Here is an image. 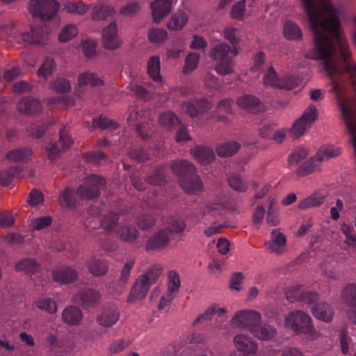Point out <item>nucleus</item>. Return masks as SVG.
Wrapping results in <instances>:
<instances>
[{
  "instance_id": "nucleus-46",
  "label": "nucleus",
  "mask_w": 356,
  "mask_h": 356,
  "mask_svg": "<svg viewBox=\"0 0 356 356\" xmlns=\"http://www.w3.org/2000/svg\"><path fill=\"white\" fill-rule=\"evenodd\" d=\"M284 36L289 40H298L302 38V31L300 27L294 22L288 21L284 26Z\"/></svg>"
},
{
  "instance_id": "nucleus-38",
  "label": "nucleus",
  "mask_w": 356,
  "mask_h": 356,
  "mask_svg": "<svg viewBox=\"0 0 356 356\" xmlns=\"http://www.w3.org/2000/svg\"><path fill=\"white\" fill-rule=\"evenodd\" d=\"M36 307L49 314H56L58 311V305L55 300L49 297H41L35 301Z\"/></svg>"
},
{
  "instance_id": "nucleus-12",
  "label": "nucleus",
  "mask_w": 356,
  "mask_h": 356,
  "mask_svg": "<svg viewBox=\"0 0 356 356\" xmlns=\"http://www.w3.org/2000/svg\"><path fill=\"white\" fill-rule=\"evenodd\" d=\"M212 104L204 99H195L191 101L184 102L180 105L182 113L188 114L192 118L197 117L199 114L204 113L211 109Z\"/></svg>"
},
{
  "instance_id": "nucleus-31",
  "label": "nucleus",
  "mask_w": 356,
  "mask_h": 356,
  "mask_svg": "<svg viewBox=\"0 0 356 356\" xmlns=\"http://www.w3.org/2000/svg\"><path fill=\"white\" fill-rule=\"evenodd\" d=\"M172 172L177 175H193L195 172V167L186 160L175 161L170 165Z\"/></svg>"
},
{
  "instance_id": "nucleus-49",
  "label": "nucleus",
  "mask_w": 356,
  "mask_h": 356,
  "mask_svg": "<svg viewBox=\"0 0 356 356\" xmlns=\"http://www.w3.org/2000/svg\"><path fill=\"white\" fill-rule=\"evenodd\" d=\"M49 88L57 92L65 93L71 90L72 86L70 81L59 77L50 82Z\"/></svg>"
},
{
  "instance_id": "nucleus-20",
  "label": "nucleus",
  "mask_w": 356,
  "mask_h": 356,
  "mask_svg": "<svg viewBox=\"0 0 356 356\" xmlns=\"http://www.w3.org/2000/svg\"><path fill=\"white\" fill-rule=\"evenodd\" d=\"M191 177L184 178L181 181V188L187 193L196 194L204 188V184L201 179L193 173Z\"/></svg>"
},
{
  "instance_id": "nucleus-55",
  "label": "nucleus",
  "mask_w": 356,
  "mask_h": 356,
  "mask_svg": "<svg viewBox=\"0 0 356 356\" xmlns=\"http://www.w3.org/2000/svg\"><path fill=\"white\" fill-rule=\"evenodd\" d=\"M64 9L69 13L84 15L88 10V7L83 2H68Z\"/></svg>"
},
{
  "instance_id": "nucleus-54",
  "label": "nucleus",
  "mask_w": 356,
  "mask_h": 356,
  "mask_svg": "<svg viewBox=\"0 0 356 356\" xmlns=\"http://www.w3.org/2000/svg\"><path fill=\"white\" fill-rule=\"evenodd\" d=\"M140 9V4L137 1H133L120 7L119 13L124 17H131L138 13Z\"/></svg>"
},
{
  "instance_id": "nucleus-63",
  "label": "nucleus",
  "mask_w": 356,
  "mask_h": 356,
  "mask_svg": "<svg viewBox=\"0 0 356 356\" xmlns=\"http://www.w3.org/2000/svg\"><path fill=\"white\" fill-rule=\"evenodd\" d=\"M52 222V218L50 216H43L33 220L31 225L35 230H42L48 227Z\"/></svg>"
},
{
  "instance_id": "nucleus-15",
  "label": "nucleus",
  "mask_w": 356,
  "mask_h": 356,
  "mask_svg": "<svg viewBox=\"0 0 356 356\" xmlns=\"http://www.w3.org/2000/svg\"><path fill=\"white\" fill-rule=\"evenodd\" d=\"M169 243L168 229H163L156 232L146 243L147 250L159 251L167 247Z\"/></svg>"
},
{
  "instance_id": "nucleus-57",
  "label": "nucleus",
  "mask_w": 356,
  "mask_h": 356,
  "mask_svg": "<svg viewBox=\"0 0 356 356\" xmlns=\"http://www.w3.org/2000/svg\"><path fill=\"white\" fill-rule=\"evenodd\" d=\"M118 216L113 213H107L103 218L101 222L102 227L106 231H113L118 223Z\"/></svg>"
},
{
  "instance_id": "nucleus-50",
  "label": "nucleus",
  "mask_w": 356,
  "mask_h": 356,
  "mask_svg": "<svg viewBox=\"0 0 356 356\" xmlns=\"http://www.w3.org/2000/svg\"><path fill=\"white\" fill-rule=\"evenodd\" d=\"M200 58V56L197 53L192 52L188 54L185 59V64L183 67L182 72L185 74L192 72L197 67Z\"/></svg>"
},
{
  "instance_id": "nucleus-52",
  "label": "nucleus",
  "mask_w": 356,
  "mask_h": 356,
  "mask_svg": "<svg viewBox=\"0 0 356 356\" xmlns=\"http://www.w3.org/2000/svg\"><path fill=\"white\" fill-rule=\"evenodd\" d=\"M181 286V281L178 273L171 270L168 274L167 290L177 293Z\"/></svg>"
},
{
  "instance_id": "nucleus-62",
  "label": "nucleus",
  "mask_w": 356,
  "mask_h": 356,
  "mask_svg": "<svg viewBox=\"0 0 356 356\" xmlns=\"http://www.w3.org/2000/svg\"><path fill=\"white\" fill-rule=\"evenodd\" d=\"M59 143L63 151L69 149L73 144V140L66 127H63L60 130Z\"/></svg>"
},
{
  "instance_id": "nucleus-36",
  "label": "nucleus",
  "mask_w": 356,
  "mask_h": 356,
  "mask_svg": "<svg viewBox=\"0 0 356 356\" xmlns=\"http://www.w3.org/2000/svg\"><path fill=\"white\" fill-rule=\"evenodd\" d=\"M240 147L239 143L236 141H227L216 146V151L220 157H229L236 154Z\"/></svg>"
},
{
  "instance_id": "nucleus-1",
  "label": "nucleus",
  "mask_w": 356,
  "mask_h": 356,
  "mask_svg": "<svg viewBox=\"0 0 356 356\" xmlns=\"http://www.w3.org/2000/svg\"><path fill=\"white\" fill-rule=\"evenodd\" d=\"M1 29L8 35L9 42H16L24 46H46L49 41L48 28L42 24L31 25L27 32H19L13 23L2 25Z\"/></svg>"
},
{
  "instance_id": "nucleus-29",
  "label": "nucleus",
  "mask_w": 356,
  "mask_h": 356,
  "mask_svg": "<svg viewBox=\"0 0 356 356\" xmlns=\"http://www.w3.org/2000/svg\"><path fill=\"white\" fill-rule=\"evenodd\" d=\"M188 17V14L186 11L178 10L172 15L167 26L170 30L179 31L186 24Z\"/></svg>"
},
{
  "instance_id": "nucleus-13",
  "label": "nucleus",
  "mask_w": 356,
  "mask_h": 356,
  "mask_svg": "<svg viewBox=\"0 0 356 356\" xmlns=\"http://www.w3.org/2000/svg\"><path fill=\"white\" fill-rule=\"evenodd\" d=\"M286 237L281 232L276 229L271 232L270 238L265 243L266 249L270 253L282 254L286 250Z\"/></svg>"
},
{
  "instance_id": "nucleus-30",
  "label": "nucleus",
  "mask_w": 356,
  "mask_h": 356,
  "mask_svg": "<svg viewBox=\"0 0 356 356\" xmlns=\"http://www.w3.org/2000/svg\"><path fill=\"white\" fill-rule=\"evenodd\" d=\"M78 83L79 86L89 85L95 87L104 86V81L97 74L86 71L79 75Z\"/></svg>"
},
{
  "instance_id": "nucleus-60",
  "label": "nucleus",
  "mask_w": 356,
  "mask_h": 356,
  "mask_svg": "<svg viewBox=\"0 0 356 356\" xmlns=\"http://www.w3.org/2000/svg\"><path fill=\"white\" fill-rule=\"evenodd\" d=\"M245 15V0H240L234 3L231 11V17L235 20L241 21Z\"/></svg>"
},
{
  "instance_id": "nucleus-16",
  "label": "nucleus",
  "mask_w": 356,
  "mask_h": 356,
  "mask_svg": "<svg viewBox=\"0 0 356 356\" xmlns=\"http://www.w3.org/2000/svg\"><path fill=\"white\" fill-rule=\"evenodd\" d=\"M83 318L82 310L77 306L66 307L62 312L63 321L69 325L76 326L81 324Z\"/></svg>"
},
{
  "instance_id": "nucleus-8",
  "label": "nucleus",
  "mask_w": 356,
  "mask_h": 356,
  "mask_svg": "<svg viewBox=\"0 0 356 356\" xmlns=\"http://www.w3.org/2000/svg\"><path fill=\"white\" fill-rule=\"evenodd\" d=\"M317 110L315 106H309L304 111L302 116L294 122L290 131L295 137L301 136L317 119Z\"/></svg>"
},
{
  "instance_id": "nucleus-32",
  "label": "nucleus",
  "mask_w": 356,
  "mask_h": 356,
  "mask_svg": "<svg viewBox=\"0 0 356 356\" xmlns=\"http://www.w3.org/2000/svg\"><path fill=\"white\" fill-rule=\"evenodd\" d=\"M266 223L270 226H276L280 223L278 206L274 197L268 198V211L266 218Z\"/></svg>"
},
{
  "instance_id": "nucleus-14",
  "label": "nucleus",
  "mask_w": 356,
  "mask_h": 356,
  "mask_svg": "<svg viewBox=\"0 0 356 356\" xmlns=\"http://www.w3.org/2000/svg\"><path fill=\"white\" fill-rule=\"evenodd\" d=\"M172 6V0H155L152 2L150 7L154 22L159 23L171 12Z\"/></svg>"
},
{
  "instance_id": "nucleus-44",
  "label": "nucleus",
  "mask_w": 356,
  "mask_h": 356,
  "mask_svg": "<svg viewBox=\"0 0 356 356\" xmlns=\"http://www.w3.org/2000/svg\"><path fill=\"white\" fill-rule=\"evenodd\" d=\"M56 65L54 58L47 57L45 58L38 71V76L44 79H48L55 70Z\"/></svg>"
},
{
  "instance_id": "nucleus-34",
  "label": "nucleus",
  "mask_w": 356,
  "mask_h": 356,
  "mask_svg": "<svg viewBox=\"0 0 356 356\" xmlns=\"http://www.w3.org/2000/svg\"><path fill=\"white\" fill-rule=\"evenodd\" d=\"M312 313L316 318L325 322L330 321L333 316L332 309L324 302L315 305L312 308Z\"/></svg>"
},
{
  "instance_id": "nucleus-33",
  "label": "nucleus",
  "mask_w": 356,
  "mask_h": 356,
  "mask_svg": "<svg viewBox=\"0 0 356 356\" xmlns=\"http://www.w3.org/2000/svg\"><path fill=\"white\" fill-rule=\"evenodd\" d=\"M325 197L319 192L316 191L299 202L300 209L305 210L321 205Z\"/></svg>"
},
{
  "instance_id": "nucleus-26",
  "label": "nucleus",
  "mask_w": 356,
  "mask_h": 356,
  "mask_svg": "<svg viewBox=\"0 0 356 356\" xmlns=\"http://www.w3.org/2000/svg\"><path fill=\"white\" fill-rule=\"evenodd\" d=\"M116 13L115 8L112 5L104 6L102 2H98L94 6L92 11L93 19L102 20L113 16Z\"/></svg>"
},
{
  "instance_id": "nucleus-58",
  "label": "nucleus",
  "mask_w": 356,
  "mask_h": 356,
  "mask_svg": "<svg viewBox=\"0 0 356 356\" xmlns=\"http://www.w3.org/2000/svg\"><path fill=\"white\" fill-rule=\"evenodd\" d=\"M83 54L86 56L91 58L95 56L96 52L97 42L91 38L83 39L81 42Z\"/></svg>"
},
{
  "instance_id": "nucleus-18",
  "label": "nucleus",
  "mask_w": 356,
  "mask_h": 356,
  "mask_svg": "<svg viewBox=\"0 0 356 356\" xmlns=\"http://www.w3.org/2000/svg\"><path fill=\"white\" fill-rule=\"evenodd\" d=\"M89 272L95 277L105 275L108 271V262L99 256L92 257L87 261Z\"/></svg>"
},
{
  "instance_id": "nucleus-17",
  "label": "nucleus",
  "mask_w": 356,
  "mask_h": 356,
  "mask_svg": "<svg viewBox=\"0 0 356 356\" xmlns=\"http://www.w3.org/2000/svg\"><path fill=\"white\" fill-rule=\"evenodd\" d=\"M150 286H151L149 284L139 276L129 294L127 298L128 302H136L144 299L146 297Z\"/></svg>"
},
{
  "instance_id": "nucleus-61",
  "label": "nucleus",
  "mask_w": 356,
  "mask_h": 356,
  "mask_svg": "<svg viewBox=\"0 0 356 356\" xmlns=\"http://www.w3.org/2000/svg\"><path fill=\"white\" fill-rule=\"evenodd\" d=\"M49 104H56L63 108H69L72 107L74 104V99L70 96H65L62 97H56L50 99L48 102Z\"/></svg>"
},
{
  "instance_id": "nucleus-28",
  "label": "nucleus",
  "mask_w": 356,
  "mask_h": 356,
  "mask_svg": "<svg viewBox=\"0 0 356 356\" xmlns=\"http://www.w3.org/2000/svg\"><path fill=\"white\" fill-rule=\"evenodd\" d=\"M58 202L63 208L68 209H74L77 202L74 191L67 187L60 191L58 197Z\"/></svg>"
},
{
  "instance_id": "nucleus-5",
  "label": "nucleus",
  "mask_w": 356,
  "mask_h": 356,
  "mask_svg": "<svg viewBox=\"0 0 356 356\" xmlns=\"http://www.w3.org/2000/svg\"><path fill=\"white\" fill-rule=\"evenodd\" d=\"M261 318V314L256 311H246V330L259 339L269 340L275 336L276 330L266 326H261L259 330Z\"/></svg>"
},
{
  "instance_id": "nucleus-19",
  "label": "nucleus",
  "mask_w": 356,
  "mask_h": 356,
  "mask_svg": "<svg viewBox=\"0 0 356 356\" xmlns=\"http://www.w3.org/2000/svg\"><path fill=\"white\" fill-rule=\"evenodd\" d=\"M286 298L290 302L296 300L307 302H314L317 299V294L305 292L302 286L293 287L286 292Z\"/></svg>"
},
{
  "instance_id": "nucleus-56",
  "label": "nucleus",
  "mask_w": 356,
  "mask_h": 356,
  "mask_svg": "<svg viewBox=\"0 0 356 356\" xmlns=\"http://www.w3.org/2000/svg\"><path fill=\"white\" fill-rule=\"evenodd\" d=\"M135 264V261L132 258H129L124 262L123 267L120 271V282L126 284L131 275V271Z\"/></svg>"
},
{
  "instance_id": "nucleus-51",
  "label": "nucleus",
  "mask_w": 356,
  "mask_h": 356,
  "mask_svg": "<svg viewBox=\"0 0 356 356\" xmlns=\"http://www.w3.org/2000/svg\"><path fill=\"white\" fill-rule=\"evenodd\" d=\"M341 298L348 305H356V284L347 285L341 292Z\"/></svg>"
},
{
  "instance_id": "nucleus-45",
  "label": "nucleus",
  "mask_w": 356,
  "mask_h": 356,
  "mask_svg": "<svg viewBox=\"0 0 356 356\" xmlns=\"http://www.w3.org/2000/svg\"><path fill=\"white\" fill-rule=\"evenodd\" d=\"M87 127L90 131H92L95 128L114 130L118 128V124L106 117L100 116L98 118L93 119L92 126L87 124Z\"/></svg>"
},
{
  "instance_id": "nucleus-22",
  "label": "nucleus",
  "mask_w": 356,
  "mask_h": 356,
  "mask_svg": "<svg viewBox=\"0 0 356 356\" xmlns=\"http://www.w3.org/2000/svg\"><path fill=\"white\" fill-rule=\"evenodd\" d=\"M194 159L202 165L211 163L215 159L213 150L208 147L197 146L191 149Z\"/></svg>"
},
{
  "instance_id": "nucleus-24",
  "label": "nucleus",
  "mask_w": 356,
  "mask_h": 356,
  "mask_svg": "<svg viewBox=\"0 0 356 356\" xmlns=\"http://www.w3.org/2000/svg\"><path fill=\"white\" fill-rule=\"evenodd\" d=\"M149 112L147 111L131 108L127 117V122L129 124L132 126H136L138 132L143 138H145L147 135L143 134L142 126L139 122H140L143 118H147Z\"/></svg>"
},
{
  "instance_id": "nucleus-59",
  "label": "nucleus",
  "mask_w": 356,
  "mask_h": 356,
  "mask_svg": "<svg viewBox=\"0 0 356 356\" xmlns=\"http://www.w3.org/2000/svg\"><path fill=\"white\" fill-rule=\"evenodd\" d=\"M246 113L250 112L257 113L261 111L262 106L260 101L252 95H246Z\"/></svg>"
},
{
  "instance_id": "nucleus-27",
  "label": "nucleus",
  "mask_w": 356,
  "mask_h": 356,
  "mask_svg": "<svg viewBox=\"0 0 356 356\" xmlns=\"http://www.w3.org/2000/svg\"><path fill=\"white\" fill-rule=\"evenodd\" d=\"M147 74L156 83H161L163 78L160 74L161 62L158 56H154L149 58L147 63Z\"/></svg>"
},
{
  "instance_id": "nucleus-35",
  "label": "nucleus",
  "mask_w": 356,
  "mask_h": 356,
  "mask_svg": "<svg viewBox=\"0 0 356 356\" xmlns=\"http://www.w3.org/2000/svg\"><path fill=\"white\" fill-rule=\"evenodd\" d=\"M32 149L29 147L17 148L7 154V159L13 162H26L32 156Z\"/></svg>"
},
{
  "instance_id": "nucleus-42",
  "label": "nucleus",
  "mask_w": 356,
  "mask_h": 356,
  "mask_svg": "<svg viewBox=\"0 0 356 356\" xmlns=\"http://www.w3.org/2000/svg\"><path fill=\"white\" fill-rule=\"evenodd\" d=\"M179 123V118L172 111H167L161 113L159 118V124L161 127L170 129Z\"/></svg>"
},
{
  "instance_id": "nucleus-53",
  "label": "nucleus",
  "mask_w": 356,
  "mask_h": 356,
  "mask_svg": "<svg viewBox=\"0 0 356 356\" xmlns=\"http://www.w3.org/2000/svg\"><path fill=\"white\" fill-rule=\"evenodd\" d=\"M147 38L151 43H160L168 38V33L165 29L152 28L149 30Z\"/></svg>"
},
{
  "instance_id": "nucleus-10",
  "label": "nucleus",
  "mask_w": 356,
  "mask_h": 356,
  "mask_svg": "<svg viewBox=\"0 0 356 356\" xmlns=\"http://www.w3.org/2000/svg\"><path fill=\"white\" fill-rule=\"evenodd\" d=\"M102 45L109 50H115L120 48L122 41L118 37V26L115 22H111L102 29Z\"/></svg>"
},
{
  "instance_id": "nucleus-6",
  "label": "nucleus",
  "mask_w": 356,
  "mask_h": 356,
  "mask_svg": "<svg viewBox=\"0 0 356 356\" xmlns=\"http://www.w3.org/2000/svg\"><path fill=\"white\" fill-rule=\"evenodd\" d=\"M105 183L102 177L95 175H90L86 178L84 184L78 188L76 194L84 199H92L99 195Z\"/></svg>"
},
{
  "instance_id": "nucleus-21",
  "label": "nucleus",
  "mask_w": 356,
  "mask_h": 356,
  "mask_svg": "<svg viewBox=\"0 0 356 356\" xmlns=\"http://www.w3.org/2000/svg\"><path fill=\"white\" fill-rule=\"evenodd\" d=\"M17 108L21 113L31 115L41 111L42 106L38 99L26 97L18 102Z\"/></svg>"
},
{
  "instance_id": "nucleus-11",
  "label": "nucleus",
  "mask_w": 356,
  "mask_h": 356,
  "mask_svg": "<svg viewBox=\"0 0 356 356\" xmlns=\"http://www.w3.org/2000/svg\"><path fill=\"white\" fill-rule=\"evenodd\" d=\"M102 299L100 293L93 289H86L78 291L72 297V300L84 307H95Z\"/></svg>"
},
{
  "instance_id": "nucleus-48",
  "label": "nucleus",
  "mask_w": 356,
  "mask_h": 356,
  "mask_svg": "<svg viewBox=\"0 0 356 356\" xmlns=\"http://www.w3.org/2000/svg\"><path fill=\"white\" fill-rule=\"evenodd\" d=\"M309 155V149L303 147H298L293 149L288 157V162L290 165H297L300 161H303Z\"/></svg>"
},
{
  "instance_id": "nucleus-4",
  "label": "nucleus",
  "mask_w": 356,
  "mask_h": 356,
  "mask_svg": "<svg viewBox=\"0 0 356 356\" xmlns=\"http://www.w3.org/2000/svg\"><path fill=\"white\" fill-rule=\"evenodd\" d=\"M59 8L60 5L56 0H30L29 2L30 13L43 22L53 19Z\"/></svg>"
},
{
  "instance_id": "nucleus-64",
  "label": "nucleus",
  "mask_w": 356,
  "mask_h": 356,
  "mask_svg": "<svg viewBox=\"0 0 356 356\" xmlns=\"http://www.w3.org/2000/svg\"><path fill=\"white\" fill-rule=\"evenodd\" d=\"M341 231L346 236V243L348 245L356 247V234L353 229L346 224L341 225Z\"/></svg>"
},
{
  "instance_id": "nucleus-23",
  "label": "nucleus",
  "mask_w": 356,
  "mask_h": 356,
  "mask_svg": "<svg viewBox=\"0 0 356 356\" xmlns=\"http://www.w3.org/2000/svg\"><path fill=\"white\" fill-rule=\"evenodd\" d=\"M78 278L76 270L71 267L60 268L53 272V279L57 282L69 284Z\"/></svg>"
},
{
  "instance_id": "nucleus-25",
  "label": "nucleus",
  "mask_w": 356,
  "mask_h": 356,
  "mask_svg": "<svg viewBox=\"0 0 356 356\" xmlns=\"http://www.w3.org/2000/svg\"><path fill=\"white\" fill-rule=\"evenodd\" d=\"M320 161L316 158V154L310 157L307 161L302 163L296 170V174L300 177H305L314 172H321Z\"/></svg>"
},
{
  "instance_id": "nucleus-2",
  "label": "nucleus",
  "mask_w": 356,
  "mask_h": 356,
  "mask_svg": "<svg viewBox=\"0 0 356 356\" xmlns=\"http://www.w3.org/2000/svg\"><path fill=\"white\" fill-rule=\"evenodd\" d=\"M209 54L211 58L218 62L215 70L219 74L226 75L234 72L233 57L238 54L236 47L231 48L226 43H220L213 47Z\"/></svg>"
},
{
  "instance_id": "nucleus-9",
  "label": "nucleus",
  "mask_w": 356,
  "mask_h": 356,
  "mask_svg": "<svg viewBox=\"0 0 356 356\" xmlns=\"http://www.w3.org/2000/svg\"><path fill=\"white\" fill-rule=\"evenodd\" d=\"M120 312L115 305L104 307L97 315L96 321L99 325L108 328L115 325L119 321Z\"/></svg>"
},
{
  "instance_id": "nucleus-40",
  "label": "nucleus",
  "mask_w": 356,
  "mask_h": 356,
  "mask_svg": "<svg viewBox=\"0 0 356 356\" xmlns=\"http://www.w3.org/2000/svg\"><path fill=\"white\" fill-rule=\"evenodd\" d=\"M117 236L122 241L132 243L136 240L138 232L135 227L124 225L120 227L116 232Z\"/></svg>"
},
{
  "instance_id": "nucleus-3",
  "label": "nucleus",
  "mask_w": 356,
  "mask_h": 356,
  "mask_svg": "<svg viewBox=\"0 0 356 356\" xmlns=\"http://www.w3.org/2000/svg\"><path fill=\"white\" fill-rule=\"evenodd\" d=\"M284 325L296 333L307 334L311 340L318 337V333L312 327L310 316L302 311L289 313L285 318Z\"/></svg>"
},
{
  "instance_id": "nucleus-39",
  "label": "nucleus",
  "mask_w": 356,
  "mask_h": 356,
  "mask_svg": "<svg viewBox=\"0 0 356 356\" xmlns=\"http://www.w3.org/2000/svg\"><path fill=\"white\" fill-rule=\"evenodd\" d=\"M341 153V148L333 145H327L321 147L316 152V158L320 161H325L330 159L337 157Z\"/></svg>"
},
{
  "instance_id": "nucleus-7",
  "label": "nucleus",
  "mask_w": 356,
  "mask_h": 356,
  "mask_svg": "<svg viewBox=\"0 0 356 356\" xmlns=\"http://www.w3.org/2000/svg\"><path fill=\"white\" fill-rule=\"evenodd\" d=\"M300 81L293 76H286L280 79L277 74L270 67L264 76V83L277 88L291 90L298 86Z\"/></svg>"
},
{
  "instance_id": "nucleus-43",
  "label": "nucleus",
  "mask_w": 356,
  "mask_h": 356,
  "mask_svg": "<svg viewBox=\"0 0 356 356\" xmlns=\"http://www.w3.org/2000/svg\"><path fill=\"white\" fill-rule=\"evenodd\" d=\"M163 268L159 265H154L149 268L145 274L140 277L150 286L155 284L163 273Z\"/></svg>"
},
{
  "instance_id": "nucleus-37",
  "label": "nucleus",
  "mask_w": 356,
  "mask_h": 356,
  "mask_svg": "<svg viewBox=\"0 0 356 356\" xmlns=\"http://www.w3.org/2000/svg\"><path fill=\"white\" fill-rule=\"evenodd\" d=\"M39 263L34 259L26 258L16 263L15 268L17 271H23L26 273H35L40 269Z\"/></svg>"
},
{
  "instance_id": "nucleus-47",
  "label": "nucleus",
  "mask_w": 356,
  "mask_h": 356,
  "mask_svg": "<svg viewBox=\"0 0 356 356\" xmlns=\"http://www.w3.org/2000/svg\"><path fill=\"white\" fill-rule=\"evenodd\" d=\"M22 173V169L19 167H13L6 170L0 172V184L1 185H8L11 183L13 177H19Z\"/></svg>"
},
{
  "instance_id": "nucleus-41",
  "label": "nucleus",
  "mask_w": 356,
  "mask_h": 356,
  "mask_svg": "<svg viewBox=\"0 0 356 356\" xmlns=\"http://www.w3.org/2000/svg\"><path fill=\"white\" fill-rule=\"evenodd\" d=\"M79 30L76 25L67 24L63 27L58 34V40L60 42H67L79 34Z\"/></svg>"
}]
</instances>
